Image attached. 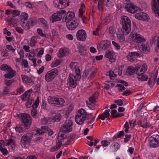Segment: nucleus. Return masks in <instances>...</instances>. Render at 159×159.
I'll return each instance as SVG.
<instances>
[{
    "label": "nucleus",
    "instance_id": "obj_1",
    "mask_svg": "<svg viewBox=\"0 0 159 159\" xmlns=\"http://www.w3.org/2000/svg\"><path fill=\"white\" fill-rule=\"evenodd\" d=\"M21 120L22 125H18L15 128V130L17 132L21 133L23 130L22 126L26 129H28L31 125V119L29 115L24 113L21 115Z\"/></svg>",
    "mask_w": 159,
    "mask_h": 159
},
{
    "label": "nucleus",
    "instance_id": "obj_2",
    "mask_svg": "<svg viewBox=\"0 0 159 159\" xmlns=\"http://www.w3.org/2000/svg\"><path fill=\"white\" fill-rule=\"evenodd\" d=\"M122 25V31L124 34H128L130 32L131 22L129 18L126 16H122L120 21Z\"/></svg>",
    "mask_w": 159,
    "mask_h": 159
},
{
    "label": "nucleus",
    "instance_id": "obj_3",
    "mask_svg": "<svg viewBox=\"0 0 159 159\" xmlns=\"http://www.w3.org/2000/svg\"><path fill=\"white\" fill-rule=\"evenodd\" d=\"M49 102L55 105V106L58 107H63L64 106L65 101L64 99L61 98L53 97L48 98Z\"/></svg>",
    "mask_w": 159,
    "mask_h": 159
},
{
    "label": "nucleus",
    "instance_id": "obj_4",
    "mask_svg": "<svg viewBox=\"0 0 159 159\" xmlns=\"http://www.w3.org/2000/svg\"><path fill=\"white\" fill-rule=\"evenodd\" d=\"M86 113L85 111L83 108L79 110L75 118V121L77 124L80 125L83 123L85 120L86 117H84V116L86 115Z\"/></svg>",
    "mask_w": 159,
    "mask_h": 159
},
{
    "label": "nucleus",
    "instance_id": "obj_5",
    "mask_svg": "<svg viewBox=\"0 0 159 159\" xmlns=\"http://www.w3.org/2000/svg\"><path fill=\"white\" fill-rule=\"evenodd\" d=\"M53 4L55 7L59 9L64 8L69 5V0H54Z\"/></svg>",
    "mask_w": 159,
    "mask_h": 159
},
{
    "label": "nucleus",
    "instance_id": "obj_6",
    "mask_svg": "<svg viewBox=\"0 0 159 159\" xmlns=\"http://www.w3.org/2000/svg\"><path fill=\"white\" fill-rule=\"evenodd\" d=\"M32 136L33 135L30 133L25 134L22 136L20 141V144L22 147L27 148L26 144L30 142Z\"/></svg>",
    "mask_w": 159,
    "mask_h": 159
},
{
    "label": "nucleus",
    "instance_id": "obj_7",
    "mask_svg": "<svg viewBox=\"0 0 159 159\" xmlns=\"http://www.w3.org/2000/svg\"><path fill=\"white\" fill-rule=\"evenodd\" d=\"M58 72V70L57 69H53L49 71L46 74L45 78L47 82L52 81L57 75Z\"/></svg>",
    "mask_w": 159,
    "mask_h": 159
},
{
    "label": "nucleus",
    "instance_id": "obj_8",
    "mask_svg": "<svg viewBox=\"0 0 159 159\" xmlns=\"http://www.w3.org/2000/svg\"><path fill=\"white\" fill-rule=\"evenodd\" d=\"M73 122L71 120H67L64 123L61 128V131L68 133L72 131Z\"/></svg>",
    "mask_w": 159,
    "mask_h": 159
},
{
    "label": "nucleus",
    "instance_id": "obj_9",
    "mask_svg": "<svg viewBox=\"0 0 159 159\" xmlns=\"http://www.w3.org/2000/svg\"><path fill=\"white\" fill-rule=\"evenodd\" d=\"M149 144L151 147L156 148L159 146V135L155 134L150 138Z\"/></svg>",
    "mask_w": 159,
    "mask_h": 159
},
{
    "label": "nucleus",
    "instance_id": "obj_10",
    "mask_svg": "<svg viewBox=\"0 0 159 159\" xmlns=\"http://www.w3.org/2000/svg\"><path fill=\"white\" fill-rule=\"evenodd\" d=\"M66 12V11L65 10H62L52 14V22H53L60 20L62 17V14L65 13Z\"/></svg>",
    "mask_w": 159,
    "mask_h": 159
},
{
    "label": "nucleus",
    "instance_id": "obj_11",
    "mask_svg": "<svg viewBox=\"0 0 159 159\" xmlns=\"http://www.w3.org/2000/svg\"><path fill=\"white\" fill-rule=\"evenodd\" d=\"M125 8L127 11L132 13H135L139 9L137 6L131 3L126 4L125 7Z\"/></svg>",
    "mask_w": 159,
    "mask_h": 159
},
{
    "label": "nucleus",
    "instance_id": "obj_12",
    "mask_svg": "<svg viewBox=\"0 0 159 159\" xmlns=\"http://www.w3.org/2000/svg\"><path fill=\"white\" fill-rule=\"evenodd\" d=\"M132 39L134 42L138 43L139 47L140 44L145 41V39L144 38L141 36L140 35L137 34H134L133 35Z\"/></svg>",
    "mask_w": 159,
    "mask_h": 159
},
{
    "label": "nucleus",
    "instance_id": "obj_13",
    "mask_svg": "<svg viewBox=\"0 0 159 159\" xmlns=\"http://www.w3.org/2000/svg\"><path fill=\"white\" fill-rule=\"evenodd\" d=\"M86 34L84 30H79L76 34V38L78 40L84 41L86 38Z\"/></svg>",
    "mask_w": 159,
    "mask_h": 159
},
{
    "label": "nucleus",
    "instance_id": "obj_14",
    "mask_svg": "<svg viewBox=\"0 0 159 159\" xmlns=\"http://www.w3.org/2000/svg\"><path fill=\"white\" fill-rule=\"evenodd\" d=\"M78 25L79 23L75 20H73L72 22H66L67 28L70 30H73L75 29Z\"/></svg>",
    "mask_w": 159,
    "mask_h": 159
},
{
    "label": "nucleus",
    "instance_id": "obj_15",
    "mask_svg": "<svg viewBox=\"0 0 159 159\" xmlns=\"http://www.w3.org/2000/svg\"><path fill=\"white\" fill-rule=\"evenodd\" d=\"M75 16V14L74 12L69 11L66 13L63 17V19L66 22L70 21L73 20Z\"/></svg>",
    "mask_w": 159,
    "mask_h": 159
},
{
    "label": "nucleus",
    "instance_id": "obj_16",
    "mask_svg": "<svg viewBox=\"0 0 159 159\" xmlns=\"http://www.w3.org/2000/svg\"><path fill=\"white\" fill-rule=\"evenodd\" d=\"M135 18L139 20H146L148 18V16L146 13L140 12L135 15Z\"/></svg>",
    "mask_w": 159,
    "mask_h": 159
},
{
    "label": "nucleus",
    "instance_id": "obj_17",
    "mask_svg": "<svg viewBox=\"0 0 159 159\" xmlns=\"http://www.w3.org/2000/svg\"><path fill=\"white\" fill-rule=\"evenodd\" d=\"M110 43V42L107 40H104L102 41L100 44L101 50H104L108 48Z\"/></svg>",
    "mask_w": 159,
    "mask_h": 159
},
{
    "label": "nucleus",
    "instance_id": "obj_18",
    "mask_svg": "<svg viewBox=\"0 0 159 159\" xmlns=\"http://www.w3.org/2000/svg\"><path fill=\"white\" fill-rule=\"evenodd\" d=\"M72 76L73 77V75H71V74H70L68 79V80L67 84L69 86L74 88L76 85V80H75Z\"/></svg>",
    "mask_w": 159,
    "mask_h": 159
},
{
    "label": "nucleus",
    "instance_id": "obj_19",
    "mask_svg": "<svg viewBox=\"0 0 159 159\" xmlns=\"http://www.w3.org/2000/svg\"><path fill=\"white\" fill-rule=\"evenodd\" d=\"M36 23V19L34 18H31L29 20V22L25 24V28L28 30L30 28V25L33 26L35 25Z\"/></svg>",
    "mask_w": 159,
    "mask_h": 159
},
{
    "label": "nucleus",
    "instance_id": "obj_20",
    "mask_svg": "<svg viewBox=\"0 0 159 159\" xmlns=\"http://www.w3.org/2000/svg\"><path fill=\"white\" fill-rule=\"evenodd\" d=\"M135 68L136 71V74H138V73L143 74L147 70V68L145 67V65L143 66L142 67H141V66L140 65H138L135 66Z\"/></svg>",
    "mask_w": 159,
    "mask_h": 159
},
{
    "label": "nucleus",
    "instance_id": "obj_21",
    "mask_svg": "<svg viewBox=\"0 0 159 159\" xmlns=\"http://www.w3.org/2000/svg\"><path fill=\"white\" fill-rule=\"evenodd\" d=\"M105 57L109 58L111 62H114L115 60V57L113 52H111L110 51H107L105 54Z\"/></svg>",
    "mask_w": 159,
    "mask_h": 159
},
{
    "label": "nucleus",
    "instance_id": "obj_22",
    "mask_svg": "<svg viewBox=\"0 0 159 159\" xmlns=\"http://www.w3.org/2000/svg\"><path fill=\"white\" fill-rule=\"evenodd\" d=\"M152 9L154 11L155 13L159 16V7L158 6L156 0H152Z\"/></svg>",
    "mask_w": 159,
    "mask_h": 159
},
{
    "label": "nucleus",
    "instance_id": "obj_23",
    "mask_svg": "<svg viewBox=\"0 0 159 159\" xmlns=\"http://www.w3.org/2000/svg\"><path fill=\"white\" fill-rule=\"evenodd\" d=\"M136 70V69L132 66L129 67L126 70V75H127L130 76L133 75Z\"/></svg>",
    "mask_w": 159,
    "mask_h": 159
},
{
    "label": "nucleus",
    "instance_id": "obj_24",
    "mask_svg": "<svg viewBox=\"0 0 159 159\" xmlns=\"http://www.w3.org/2000/svg\"><path fill=\"white\" fill-rule=\"evenodd\" d=\"M7 72L8 73L5 74L4 75L5 77L6 78L11 79L12 78L16 75V73L15 71H14L12 69L11 70H8Z\"/></svg>",
    "mask_w": 159,
    "mask_h": 159
},
{
    "label": "nucleus",
    "instance_id": "obj_25",
    "mask_svg": "<svg viewBox=\"0 0 159 159\" xmlns=\"http://www.w3.org/2000/svg\"><path fill=\"white\" fill-rule=\"evenodd\" d=\"M21 76L23 81L25 83H29L31 85H32L34 84V82L30 77L25 75H22Z\"/></svg>",
    "mask_w": 159,
    "mask_h": 159
},
{
    "label": "nucleus",
    "instance_id": "obj_26",
    "mask_svg": "<svg viewBox=\"0 0 159 159\" xmlns=\"http://www.w3.org/2000/svg\"><path fill=\"white\" fill-rule=\"evenodd\" d=\"M99 95L98 92H96L93 94L92 96L90 97L89 98V101L92 103H94L96 102V100L98 98Z\"/></svg>",
    "mask_w": 159,
    "mask_h": 159
},
{
    "label": "nucleus",
    "instance_id": "obj_27",
    "mask_svg": "<svg viewBox=\"0 0 159 159\" xmlns=\"http://www.w3.org/2000/svg\"><path fill=\"white\" fill-rule=\"evenodd\" d=\"M140 48L141 49L143 53L146 52L148 51L149 49V46L148 44L143 45V43L140 45Z\"/></svg>",
    "mask_w": 159,
    "mask_h": 159
},
{
    "label": "nucleus",
    "instance_id": "obj_28",
    "mask_svg": "<svg viewBox=\"0 0 159 159\" xmlns=\"http://www.w3.org/2000/svg\"><path fill=\"white\" fill-rule=\"evenodd\" d=\"M137 78L139 80H140L142 81H147L148 78L147 75H143L141 73H138L137 74Z\"/></svg>",
    "mask_w": 159,
    "mask_h": 159
},
{
    "label": "nucleus",
    "instance_id": "obj_29",
    "mask_svg": "<svg viewBox=\"0 0 159 159\" xmlns=\"http://www.w3.org/2000/svg\"><path fill=\"white\" fill-rule=\"evenodd\" d=\"M87 71L88 73V75H89L88 78H89L90 77L91 78L92 77H94L96 74V72L94 70V69L93 67L90 68Z\"/></svg>",
    "mask_w": 159,
    "mask_h": 159
},
{
    "label": "nucleus",
    "instance_id": "obj_30",
    "mask_svg": "<svg viewBox=\"0 0 159 159\" xmlns=\"http://www.w3.org/2000/svg\"><path fill=\"white\" fill-rule=\"evenodd\" d=\"M67 52L66 50L61 48L58 54V57H62L67 55Z\"/></svg>",
    "mask_w": 159,
    "mask_h": 159
},
{
    "label": "nucleus",
    "instance_id": "obj_31",
    "mask_svg": "<svg viewBox=\"0 0 159 159\" xmlns=\"http://www.w3.org/2000/svg\"><path fill=\"white\" fill-rule=\"evenodd\" d=\"M21 16L23 17V18L22 19L21 23H21V24L23 25V26H24V24L25 23V21H26L28 20V15L26 13H22V15L20 16Z\"/></svg>",
    "mask_w": 159,
    "mask_h": 159
},
{
    "label": "nucleus",
    "instance_id": "obj_32",
    "mask_svg": "<svg viewBox=\"0 0 159 159\" xmlns=\"http://www.w3.org/2000/svg\"><path fill=\"white\" fill-rule=\"evenodd\" d=\"M78 63L77 62H71L69 65L70 68L73 70H75H75L77 69H80L78 66Z\"/></svg>",
    "mask_w": 159,
    "mask_h": 159
},
{
    "label": "nucleus",
    "instance_id": "obj_33",
    "mask_svg": "<svg viewBox=\"0 0 159 159\" xmlns=\"http://www.w3.org/2000/svg\"><path fill=\"white\" fill-rule=\"evenodd\" d=\"M41 128L43 130H46L48 132V135L51 136L53 133V132L52 129H50L47 126H43L41 127Z\"/></svg>",
    "mask_w": 159,
    "mask_h": 159
},
{
    "label": "nucleus",
    "instance_id": "obj_34",
    "mask_svg": "<svg viewBox=\"0 0 159 159\" xmlns=\"http://www.w3.org/2000/svg\"><path fill=\"white\" fill-rule=\"evenodd\" d=\"M0 69L2 70L6 71L7 72L9 70H12V68L10 66H8L6 64L1 65Z\"/></svg>",
    "mask_w": 159,
    "mask_h": 159
},
{
    "label": "nucleus",
    "instance_id": "obj_35",
    "mask_svg": "<svg viewBox=\"0 0 159 159\" xmlns=\"http://www.w3.org/2000/svg\"><path fill=\"white\" fill-rule=\"evenodd\" d=\"M75 74H76V75L74 77V78H75L76 80H79L80 79L81 77L80 70V69H77L75 70Z\"/></svg>",
    "mask_w": 159,
    "mask_h": 159
},
{
    "label": "nucleus",
    "instance_id": "obj_36",
    "mask_svg": "<svg viewBox=\"0 0 159 159\" xmlns=\"http://www.w3.org/2000/svg\"><path fill=\"white\" fill-rule=\"evenodd\" d=\"M61 119V116L59 113H57L52 118V120H54V121L56 122H58Z\"/></svg>",
    "mask_w": 159,
    "mask_h": 159
},
{
    "label": "nucleus",
    "instance_id": "obj_37",
    "mask_svg": "<svg viewBox=\"0 0 159 159\" xmlns=\"http://www.w3.org/2000/svg\"><path fill=\"white\" fill-rule=\"evenodd\" d=\"M121 32L122 34H120V32H118L117 33V36L118 38L120 40H122V41H124L125 39L124 35H127V34H125L123 33L122 31V29L121 30Z\"/></svg>",
    "mask_w": 159,
    "mask_h": 159
},
{
    "label": "nucleus",
    "instance_id": "obj_38",
    "mask_svg": "<svg viewBox=\"0 0 159 159\" xmlns=\"http://www.w3.org/2000/svg\"><path fill=\"white\" fill-rule=\"evenodd\" d=\"M86 50L84 47H81L79 48V52L82 55H85L86 53Z\"/></svg>",
    "mask_w": 159,
    "mask_h": 159
},
{
    "label": "nucleus",
    "instance_id": "obj_39",
    "mask_svg": "<svg viewBox=\"0 0 159 159\" xmlns=\"http://www.w3.org/2000/svg\"><path fill=\"white\" fill-rule=\"evenodd\" d=\"M58 139H59L58 141V142L57 143V146L56 147V150H57L58 149H59L61 147V145H62V140L60 141V140H59V134H58V136L57 140Z\"/></svg>",
    "mask_w": 159,
    "mask_h": 159
},
{
    "label": "nucleus",
    "instance_id": "obj_40",
    "mask_svg": "<svg viewBox=\"0 0 159 159\" xmlns=\"http://www.w3.org/2000/svg\"><path fill=\"white\" fill-rule=\"evenodd\" d=\"M110 110L109 109L106 110L103 113L101 114L102 116H103V117H104V120H105V117H108L110 116L109 112Z\"/></svg>",
    "mask_w": 159,
    "mask_h": 159
},
{
    "label": "nucleus",
    "instance_id": "obj_41",
    "mask_svg": "<svg viewBox=\"0 0 159 159\" xmlns=\"http://www.w3.org/2000/svg\"><path fill=\"white\" fill-rule=\"evenodd\" d=\"M37 40V38L35 36L33 37L31 39V41L30 43V45L31 46H34L35 44L36 43V40Z\"/></svg>",
    "mask_w": 159,
    "mask_h": 159
},
{
    "label": "nucleus",
    "instance_id": "obj_42",
    "mask_svg": "<svg viewBox=\"0 0 159 159\" xmlns=\"http://www.w3.org/2000/svg\"><path fill=\"white\" fill-rule=\"evenodd\" d=\"M17 21V19L16 18L15 16H13L10 18V19L9 21V23L10 24H13V23L15 24L16 23Z\"/></svg>",
    "mask_w": 159,
    "mask_h": 159
},
{
    "label": "nucleus",
    "instance_id": "obj_43",
    "mask_svg": "<svg viewBox=\"0 0 159 159\" xmlns=\"http://www.w3.org/2000/svg\"><path fill=\"white\" fill-rule=\"evenodd\" d=\"M103 2L102 0H100L98 3V9L101 11L103 10Z\"/></svg>",
    "mask_w": 159,
    "mask_h": 159
},
{
    "label": "nucleus",
    "instance_id": "obj_44",
    "mask_svg": "<svg viewBox=\"0 0 159 159\" xmlns=\"http://www.w3.org/2000/svg\"><path fill=\"white\" fill-rule=\"evenodd\" d=\"M39 103V98L38 97L35 102L34 103L32 106V107L33 110H36V109L38 107Z\"/></svg>",
    "mask_w": 159,
    "mask_h": 159
},
{
    "label": "nucleus",
    "instance_id": "obj_45",
    "mask_svg": "<svg viewBox=\"0 0 159 159\" xmlns=\"http://www.w3.org/2000/svg\"><path fill=\"white\" fill-rule=\"evenodd\" d=\"M51 118H50L44 117L43 118H42L41 122L42 124H46L48 123L49 120Z\"/></svg>",
    "mask_w": 159,
    "mask_h": 159
},
{
    "label": "nucleus",
    "instance_id": "obj_46",
    "mask_svg": "<svg viewBox=\"0 0 159 159\" xmlns=\"http://www.w3.org/2000/svg\"><path fill=\"white\" fill-rule=\"evenodd\" d=\"M9 89L8 87H5L3 89V91L2 93L3 96L7 94L9 92Z\"/></svg>",
    "mask_w": 159,
    "mask_h": 159
},
{
    "label": "nucleus",
    "instance_id": "obj_47",
    "mask_svg": "<svg viewBox=\"0 0 159 159\" xmlns=\"http://www.w3.org/2000/svg\"><path fill=\"white\" fill-rule=\"evenodd\" d=\"M109 32L111 36H113L115 33V31L113 27H111L109 28Z\"/></svg>",
    "mask_w": 159,
    "mask_h": 159
},
{
    "label": "nucleus",
    "instance_id": "obj_48",
    "mask_svg": "<svg viewBox=\"0 0 159 159\" xmlns=\"http://www.w3.org/2000/svg\"><path fill=\"white\" fill-rule=\"evenodd\" d=\"M14 82V80H6L4 81V83L5 84L8 86H10L12 83Z\"/></svg>",
    "mask_w": 159,
    "mask_h": 159
},
{
    "label": "nucleus",
    "instance_id": "obj_49",
    "mask_svg": "<svg viewBox=\"0 0 159 159\" xmlns=\"http://www.w3.org/2000/svg\"><path fill=\"white\" fill-rule=\"evenodd\" d=\"M27 102L26 103V106L28 108H30L31 107V105L32 103V101L34 102V100L29 98L28 97L27 98Z\"/></svg>",
    "mask_w": 159,
    "mask_h": 159
},
{
    "label": "nucleus",
    "instance_id": "obj_50",
    "mask_svg": "<svg viewBox=\"0 0 159 159\" xmlns=\"http://www.w3.org/2000/svg\"><path fill=\"white\" fill-rule=\"evenodd\" d=\"M60 63V61L59 60H56L53 61L51 64V66L52 67H56Z\"/></svg>",
    "mask_w": 159,
    "mask_h": 159
},
{
    "label": "nucleus",
    "instance_id": "obj_51",
    "mask_svg": "<svg viewBox=\"0 0 159 159\" xmlns=\"http://www.w3.org/2000/svg\"><path fill=\"white\" fill-rule=\"evenodd\" d=\"M11 13L14 16H18L20 15V11L16 10H13Z\"/></svg>",
    "mask_w": 159,
    "mask_h": 159
},
{
    "label": "nucleus",
    "instance_id": "obj_52",
    "mask_svg": "<svg viewBox=\"0 0 159 159\" xmlns=\"http://www.w3.org/2000/svg\"><path fill=\"white\" fill-rule=\"evenodd\" d=\"M39 20L41 22V23L44 25L46 28H48V25H47V22L43 18H40Z\"/></svg>",
    "mask_w": 159,
    "mask_h": 159
},
{
    "label": "nucleus",
    "instance_id": "obj_53",
    "mask_svg": "<svg viewBox=\"0 0 159 159\" xmlns=\"http://www.w3.org/2000/svg\"><path fill=\"white\" fill-rule=\"evenodd\" d=\"M113 144L114 146V151H116L119 149V145L117 142H114Z\"/></svg>",
    "mask_w": 159,
    "mask_h": 159
},
{
    "label": "nucleus",
    "instance_id": "obj_54",
    "mask_svg": "<svg viewBox=\"0 0 159 159\" xmlns=\"http://www.w3.org/2000/svg\"><path fill=\"white\" fill-rule=\"evenodd\" d=\"M110 143V142H108L106 140H102L101 142V144L103 147L107 146Z\"/></svg>",
    "mask_w": 159,
    "mask_h": 159
},
{
    "label": "nucleus",
    "instance_id": "obj_55",
    "mask_svg": "<svg viewBox=\"0 0 159 159\" xmlns=\"http://www.w3.org/2000/svg\"><path fill=\"white\" fill-rule=\"evenodd\" d=\"M37 113V111L36 110L33 109L31 110V114L35 118H37L38 117Z\"/></svg>",
    "mask_w": 159,
    "mask_h": 159
},
{
    "label": "nucleus",
    "instance_id": "obj_56",
    "mask_svg": "<svg viewBox=\"0 0 159 159\" xmlns=\"http://www.w3.org/2000/svg\"><path fill=\"white\" fill-rule=\"evenodd\" d=\"M116 87H120L119 89V91L122 92L125 89V88L124 86L121 84H117L116 85Z\"/></svg>",
    "mask_w": 159,
    "mask_h": 159
},
{
    "label": "nucleus",
    "instance_id": "obj_57",
    "mask_svg": "<svg viewBox=\"0 0 159 159\" xmlns=\"http://www.w3.org/2000/svg\"><path fill=\"white\" fill-rule=\"evenodd\" d=\"M0 150L4 155H7L9 153L8 151L4 148H1Z\"/></svg>",
    "mask_w": 159,
    "mask_h": 159
},
{
    "label": "nucleus",
    "instance_id": "obj_58",
    "mask_svg": "<svg viewBox=\"0 0 159 159\" xmlns=\"http://www.w3.org/2000/svg\"><path fill=\"white\" fill-rule=\"evenodd\" d=\"M151 124L149 123L146 122L145 124H143V125H142V127L144 128H149L151 127Z\"/></svg>",
    "mask_w": 159,
    "mask_h": 159
},
{
    "label": "nucleus",
    "instance_id": "obj_59",
    "mask_svg": "<svg viewBox=\"0 0 159 159\" xmlns=\"http://www.w3.org/2000/svg\"><path fill=\"white\" fill-rule=\"evenodd\" d=\"M115 103H116L119 106L122 105L123 103V101L121 99L116 100L115 101Z\"/></svg>",
    "mask_w": 159,
    "mask_h": 159
},
{
    "label": "nucleus",
    "instance_id": "obj_60",
    "mask_svg": "<svg viewBox=\"0 0 159 159\" xmlns=\"http://www.w3.org/2000/svg\"><path fill=\"white\" fill-rule=\"evenodd\" d=\"M125 138L124 139V141L126 143L130 140L131 135H130L126 134L125 135Z\"/></svg>",
    "mask_w": 159,
    "mask_h": 159
},
{
    "label": "nucleus",
    "instance_id": "obj_61",
    "mask_svg": "<svg viewBox=\"0 0 159 159\" xmlns=\"http://www.w3.org/2000/svg\"><path fill=\"white\" fill-rule=\"evenodd\" d=\"M37 31L38 33L41 36L43 37H45L46 36V35L43 34V33L42 30V29H38L37 30Z\"/></svg>",
    "mask_w": 159,
    "mask_h": 159
},
{
    "label": "nucleus",
    "instance_id": "obj_62",
    "mask_svg": "<svg viewBox=\"0 0 159 159\" xmlns=\"http://www.w3.org/2000/svg\"><path fill=\"white\" fill-rule=\"evenodd\" d=\"M112 43L117 49L119 50L120 49V46L118 43H116L114 41H112Z\"/></svg>",
    "mask_w": 159,
    "mask_h": 159
},
{
    "label": "nucleus",
    "instance_id": "obj_63",
    "mask_svg": "<svg viewBox=\"0 0 159 159\" xmlns=\"http://www.w3.org/2000/svg\"><path fill=\"white\" fill-rule=\"evenodd\" d=\"M124 132L123 131H120V132H119V134L118 135H116V138H121V137L124 136Z\"/></svg>",
    "mask_w": 159,
    "mask_h": 159
},
{
    "label": "nucleus",
    "instance_id": "obj_64",
    "mask_svg": "<svg viewBox=\"0 0 159 159\" xmlns=\"http://www.w3.org/2000/svg\"><path fill=\"white\" fill-rule=\"evenodd\" d=\"M7 48L9 50L11 51L12 52L15 51V49L10 45H8L6 46Z\"/></svg>",
    "mask_w": 159,
    "mask_h": 159
}]
</instances>
